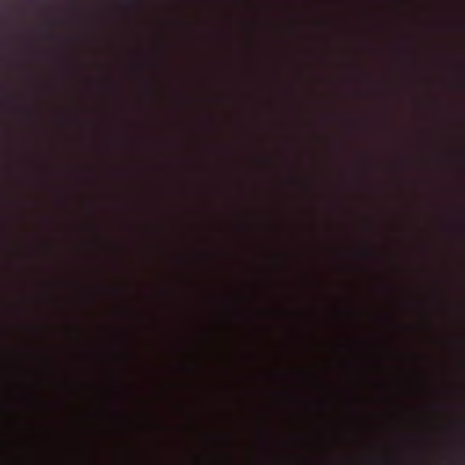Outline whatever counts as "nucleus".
<instances>
[{
  "mask_svg": "<svg viewBox=\"0 0 465 465\" xmlns=\"http://www.w3.org/2000/svg\"><path fill=\"white\" fill-rule=\"evenodd\" d=\"M132 4H133V5H136V4H137V2H136V1H132Z\"/></svg>",
  "mask_w": 465,
  "mask_h": 465,
  "instance_id": "nucleus-1",
  "label": "nucleus"
}]
</instances>
